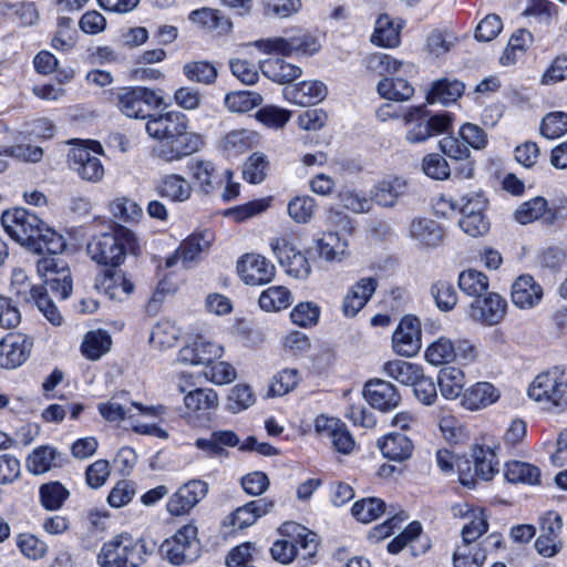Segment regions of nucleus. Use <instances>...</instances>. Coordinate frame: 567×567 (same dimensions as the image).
I'll return each instance as SVG.
<instances>
[{
	"label": "nucleus",
	"mask_w": 567,
	"mask_h": 567,
	"mask_svg": "<svg viewBox=\"0 0 567 567\" xmlns=\"http://www.w3.org/2000/svg\"><path fill=\"white\" fill-rule=\"evenodd\" d=\"M437 384L441 394L449 400L456 399L465 385V377L461 369L446 367L440 370Z\"/></svg>",
	"instance_id": "79ce46f5"
},
{
	"label": "nucleus",
	"mask_w": 567,
	"mask_h": 567,
	"mask_svg": "<svg viewBox=\"0 0 567 567\" xmlns=\"http://www.w3.org/2000/svg\"><path fill=\"white\" fill-rule=\"evenodd\" d=\"M178 390L185 393L184 406L188 417L207 419L219 405L218 395L213 389L198 388L186 392V388L179 382Z\"/></svg>",
	"instance_id": "6ab92c4d"
},
{
	"label": "nucleus",
	"mask_w": 567,
	"mask_h": 567,
	"mask_svg": "<svg viewBox=\"0 0 567 567\" xmlns=\"http://www.w3.org/2000/svg\"><path fill=\"white\" fill-rule=\"evenodd\" d=\"M61 453L52 446H41L35 449L27 460V468L40 475L47 473L53 467L61 465Z\"/></svg>",
	"instance_id": "a19ab883"
},
{
	"label": "nucleus",
	"mask_w": 567,
	"mask_h": 567,
	"mask_svg": "<svg viewBox=\"0 0 567 567\" xmlns=\"http://www.w3.org/2000/svg\"><path fill=\"white\" fill-rule=\"evenodd\" d=\"M563 528V518L556 512H547L539 518L540 534L535 542L537 553L544 557H554L563 549L559 534Z\"/></svg>",
	"instance_id": "f8f14e48"
},
{
	"label": "nucleus",
	"mask_w": 567,
	"mask_h": 567,
	"mask_svg": "<svg viewBox=\"0 0 567 567\" xmlns=\"http://www.w3.org/2000/svg\"><path fill=\"white\" fill-rule=\"evenodd\" d=\"M271 249L286 272L296 279H306L311 272L307 257L284 238L271 240Z\"/></svg>",
	"instance_id": "ddd939ff"
},
{
	"label": "nucleus",
	"mask_w": 567,
	"mask_h": 567,
	"mask_svg": "<svg viewBox=\"0 0 567 567\" xmlns=\"http://www.w3.org/2000/svg\"><path fill=\"white\" fill-rule=\"evenodd\" d=\"M145 130L157 141L154 157L173 163L198 152L203 146L200 135L188 131V121L182 112H166L148 116Z\"/></svg>",
	"instance_id": "f257e3e1"
},
{
	"label": "nucleus",
	"mask_w": 567,
	"mask_h": 567,
	"mask_svg": "<svg viewBox=\"0 0 567 567\" xmlns=\"http://www.w3.org/2000/svg\"><path fill=\"white\" fill-rule=\"evenodd\" d=\"M269 161L262 153H252L244 164V178L251 184H260L267 177Z\"/></svg>",
	"instance_id": "4d7b16f0"
},
{
	"label": "nucleus",
	"mask_w": 567,
	"mask_h": 567,
	"mask_svg": "<svg viewBox=\"0 0 567 567\" xmlns=\"http://www.w3.org/2000/svg\"><path fill=\"white\" fill-rule=\"evenodd\" d=\"M53 256L38 260V274L53 292L58 293L60 298L66 299L72 292L71 272L63 259Z\"/></svg>",
	"instance_id": "9d476101"
},
{
	"label": "nucleus",
	"mask_w": 567,
	"mask_h": 567,
	"mask_svg": "<svg viewBox=\"0 0 567 567\" xmlns=\"http://www.w3.org/2000/svg\"><path fill=\"white\" fill-rule=\"evenodd\" d=\"M377 279L372 277L361 278L346 295L342 302V311L346 317H354L370 300L377 289Z\"/></svg>",
	"instance_id": "c85d7f7f"
},
{
	"label": "nucleus",
	"mask_w": 567,
	"mask_h": 567,
	"mask_svg": "<svg viewBox=\"0 0 567 567\" xmlns=\"http://www.w3.org/2000/svg\"><path fill=\"white\" fill-rule=\"evenodd\" d=\"M279 533L282 536L292 538L296 544V549L298 547L301 549L302 560H309L317 555L319 545L318 536L302 525L295 522H287L279 527Z\"/></svg>",
	"instance_id": "c756f323"
},
{
	"label": "nucleus",
	"mask_w": 567,
	"mask_h": 567,
	"mask_svg": "<svg viewBox=\"0 0 567 567\" xmlns=\"http://www.w3.org/2000/svg\"><path fill=\"white\" fill-rule=\"evenodd\" d=\"M406 131L405 140L409 143H422L432 136L431 124L427 121V111L424 106L411 107L404 115Z\"/></svg>",
	"instance_id": "473e14b6"
},
{
	"label": "nucleus",
	"mask_w": 567,
	"mask_h": 567,
	"mask_svg": "<svg viewBox=\"0 0 567 567\" xmlns=\"http://www.w3.org/2000/svg\"><path fill=\"white\" fill-rule=\"evenodd\" d=\"M567 132V113L553 112L547 114L540 125V133L546 138H558Z\"/></svg>",
	"instance_id": "774afa93"
},
{
	"label": "nucleus",
	"mask_w": 567,
	"mask_h": 567,
	"mask_svg": "<svg viewBox=\"0 0 567 567\" xmlns=\"http://www.w3.org/2000/svg\"><path fill=\"white\" fill-rule=\"evenodd\" d=\"M91 147L84 144L74 145L68 154L69 167L82 179L97 183L104 176V167L99 157L103 148L99 142H90Z\"/></svg>",
	"instance_id": "1a4fd4ad"
},
{
	"label": "nucleus",
	"mask_w": 567,
	"mask_h": 567,
	"mask_svg": "<svg viewBox=\"0 0 567 567\" xmlns=\"http://www.w3.org/2000/svg\"><path fill=\"white\" fill-rule=\"evenodd\" d=\"M528 395L548 409L567 411V369L556 365L539 373L530 383Z\"/></svg>",
	"instance_id": "20e7f679"
},
{
	"label": "nucleus",
	"mask_w": 567,
	"mask_h": 567,
	"mask_svg": "<svg viewBox=\"0 0 567 567\" xmlns=\"http://www.w3.org/2000/svg\"><path fill=\"white\" fill-rule=\"evenodd\" d=\"M300 380V372L297 369H284L274 375L268 394L282 396L292 391Z\"/></svg>",
	"instance_id": "bf43d9fd"
},
{
	"label": "nucleus",
	"mask_w": 567,
	"mask_h": 567,
	"mask_svg": "<svg viewBox=\"0 0 567 567\" xmlns=\"http://www.w3.org/2000/svg\"><path fill=\"white\" fill-rule=\"evenodd\" d=\"M186 168L205 194L214 193L224 184L221 174H218L216 165L212 161L193 158L188 161Z\"/></svg>",
	"instance_id": "a878e982"
},
{
	"label": "nucleus",
	"mask_w": 567,
	"mask_h": 567,
	"mask_svg": "<svg viewBox=\"0 0 567 567\" xmlns=\"http://www.w3.org/2000/svg\"><path fill=\"white\" fill-rule=\"evenodd\" d=\"M543 295L542 286L529 275L519 276L512 285V301L520 309L534 308L540 302Z\"/></svg>",
	"instance_id": "cd10ccee"
},
{
	"label": "nucleus",
	"mask_w": 567,
	"mask_h": 567,
	"mask_svg": "<svg viewBox=\"0 0 567 567\" xmlns=\"http://www.w3.org/2000/svg\"><path fill=\"white\" fill-rule=\"evenodd\" d=\"M40 503L48 511L60 509L70 496L69 489L58 481L42 484L39 488Z\"/></svg>",
	"instance_id": "49530a36"
},
{
	"label": "nucleus",
	"mask_w": 567,
	"mask_h": 567,
	"mask_svg": "<svg viewBox=\"0 0 567 567\" xmlns=\"http://www.w3.org/2000/svg\"><path fill=\"white\" fill-rule=\"evenodd\" d=\"M155 193L172 203H185L193 193V186L188 179L179 174H166L155 184Z\"/></svg>",
	"instance_id": "bb28decb"
},
{
	"label": "nucleus",
	"mask_w": 567,
	"mask_h": 567,
	"mask_svg": "<svg viewBox=\"0 0 567 567\" xmlns=\"http://www.w3.org/2000/svg\"><path fill=\"white\" fill-rule=\"evenodd\" d=\"M495 457L493 450L484 449L483 446L475 447L473 452L474 475L470 473V463L467 461L458 463L460 482L464 486H471L474 484V476L481 477L485 481L491 480L498 471Z\"/></svg>",
	"instance_id": "a211bd4d"
},
{
	"label": "nucleus",
	"mask_w": 567,
	"mask_h": 567,
	"mask_svg": "<svg viewBox=\"0 0 567 567\" xmlns=\"http://www.w3.org/2000/svg\"><path fill=\"white\" fill-rule=\"evenodd\" d=\"M328 90L323 82L301 81L282 90L285 100L299 106L315 105L323 101Z\"/></svg>",
	"instance_id": "5701e85b"
},
{
	"label": "nucleus",
	"mask_w": 567,
	"mask_h": 567,
	"mask_svg": "<svg viewBox=\"0 0 567 567\" xmlns=\"http://www.w3.org/2000/svg\"><path fill=\"white\" fill-rule=\"evenodd\" d=\"M431 293L437 308L442 311L452 310L457 302V295L454 286L445 280H439L431 287Z\"/></svg>",
	"instance_id": "e2e57ef3"
},
{
	"label": "nucleus",
	"mask_w": 567,
	"mask_h": 567,
	"mask_svg": "<svg viewBox=\"0 0 567 567\" xmlns=\"http://www.w3.org/2000/svg\"><path fill=\"white\" fill-rule=\"evenodd\" d=\"M488 522L483 512L472 513L471 520L466 523L461 532L462 544L480 545L477 539L487 532Z\"/></svg>",
	"instance_id": "0e129e2a"
},
{
	"label": "nucleus",
	"mask_w": 567,
	"mask_h": 567,
	"mask_svg": "<svg viewBox=\"0 0 567 567\" xmlns=\"http://www.w3.org/2000/svg\"><path fill=\"white\" fill-rule=\"evenodd\" d=\"M256 142V133L249 130H235L223 140V147L230 155L247 152Z\"/></svg>",
	"instance_id": "864d4df0"
},
{
	"label": "nucleus",
	"mask_w": 567,
	"mask_h": 567,
	"mask_svg": "<svg viewBox=\"0 0 567 567\" xmlns=\"http://www.w3.org/2000/svg\"><path fill=\"white\" fill-rule=\"evenodd\" d=\"M421 322L414 316H405L393 333L394 351L402 357H413L421 350Z\"/></svg>",
	"instance_id": "2eb2a0df"
},
{
	"label": "nucleus",
	"mask_w": 567,
	"mask_h": 567,
	"mask_svg": "<svg viewBox=\"0 0 567 567\" xmlns=\"http://www.w3.org/2000/svg\"><path fill=\"white\" fill-rule=\"evenodd\" d=\"M255 45L264 53H277L287 56L293 54L312 55L321 48L317 38L307 32H298L287 34L285 37L258 40L255 42Z\"/></svg>",
	"instance_id": "6e6552de"
},
{
	"label": "nucleus",
	"mask_w": 567,
	"mask_h": 567,
	"mask_svg": "<svg viewBox=\"0 0 567 567\" xmlns=\"http://www.w3.org/2000/svg\"><path fill=\"white\" fill-rule=\"evenodd\" d=\"M499 398L498 390L489 382H477L464 391L462 405L467 410H478L494 403Z\"/></svg>",
	"instance_id": "f704fd0d"
},
{
	"label": "nucleus",
	"mask_w": 567,
	"mask_h": 567,
	"mask_svg": "<svg viewBox=\"0 0 567 567\" xmlns=\"http://www.w3.org/2000/svg\"><path fill=\"white\" fill-rule=\"evenodd\" d=\"M260 69L266 78L279 84L291 83L302 73L298 65L286 62L280 58H270L262 61Z\"/></svg>",
	"instance_id": "c9c22d12"
},
{
	"label": "nucleus",
	"mask_w": 567,
	"mask_h": 567,
	"mask_svg": "<svg viewBox=\"0 0 567 567\" xmlns=\"http://www.w3.org/2000/svg\"><path fill=\"white\" fill-rule=\"evenodd\" d=\"M486 559V548L461 544L453 554L454 567H481Z\"/></svg>",
	"instance_id": "3c124183"
},
{
	"label": "nucleus",
	"mask_w": 567,
	"mask_h": 567,
	"mask_svg": "<svg viewBox=\"0 0 567 567\" xmlns=\"http://www.w3.org/2000/svg\"><path fill=\"white\" fill-rule=\"evenodd\" d=\"M237 270L243 281L251 286L266 285L276 275L275 265L266 257L257 254H246L238 261Z\"/></svg>",
	"instance_id": "dca6fc26"
},
{
	"label": "nucleus",
	"mask_w": 567,
	"mask_h": 567,
	"mask_svg": "<svg viewBox=\"0 0 567 567\" xmlns=\"http://www.w3.org/2000/svg\"><path fill=\"white\" fill-rule=\"evenodd\" d=\"M189 20L203 29L227 33L231 30V22L225 13L218 9L202 8L189 13Z\"/></svg>",
	"instance_id": "4c0bfd02"
},
{
	"label": "nucleus",
	"mask_w": 567,
	"mask_h": 567,
	"mask_svg": "<svg viewBox=\"0 0 567 567\" xmlns=\"http://www.w3.org/2000/svg\"><path fill=\"white\" fill-rule=\"evenodd\" d=\"M464 84L457 80H439L433 83L432 89L426 94V101L430 104L441 103L449 105L456 102L464 92Z\"/></svg>",
	"instance_id": "58836bf2"
},
{
	"label": "nucleus",
	"mask_w": 567,
	"mask_h": 567,
	"mask_svg": "<svg viewBox=\"0 0 567 567\" xmlns=\"http://www.w3.org/2000/svg\"><path fill=\"white\" fill-rule=\"evenodd\" d=\"M425 358L433 365L449 363L456 358L455 346L450 339L440 338L427 347Z\"/></svg>",
	"instance_id": "052dcab7"
},
{
	"label": "nucleus",
	"mask_w": 567,
	"mask_h": 567,
	"mask_svg": "<svg viewBox=\"0 0 567 567\" xmlns=\"http://www.w3.org/2000/svg\"><path fill=\"white\" fill-rule=\"evenodd\" d=\"M544 217L546 223L553 224L557 219L555 210L548 208L547 200L536 196L522 203L513 213V218L520 225H527Z\"/></svg>",
	"instance_id": "7c9ffc66"
},
{
	"label": "nucleus",
	"mask_w": 567,
	"mask_h": 567,
	"mask_svg": "<svg viewBox=\"0 0 567 567\" xmlns=\"http://www.w3.org/2000/svg\"><path fill=\"white\" fill-rule=\"evenodd\" d=\"M184 75L192 82L213 84L217 79V69L208 61H192L183 66Z\"/></svg>",
	"instance_id": "5fc2aeb1"
},
{
	"label": "nucleus",
	"mask_w": 567,
	"mask_h": 567,
	"mask_svg": "<svg viewBox=\"0 0 567 567\" xmlns=\"http://www.w3.org/2000/svg\"><path fill=\"white\" fill-rule=\"evenodd\" d=\"M225 105L234 113H246L262 103V96L255 91H234L225 96Z\"/></svg>",
	"instance_id": "8fccbe9b"
},
{
	"label": "nucleus",
	"mask_w": 567,
	"mask_h": 567,
	"mask_svg": "<svg viewBox=\"0 0 567 567\" xmlns=\"http://www.w3.org/2000/svg\"><path fill=\"white\" fill-rule=\"evenodd\" d=\"M159 551L172 565L193 563L199 555L197 527L194 524L184 525L163 542Z\"/></svg>",
	"instance_id": "0eeeda50"
},
{
	"label": "nucleus",
	"mask_w": 567,
	"mask_h": 567,
	"mask_svg": "<svg viewBox=\"0 0 567 567\" xmlns=\"http://www.w3.org/2000/svg\"><path fill=\"white\" fill-rule=\"evenodd\" d=\"M402 25L394 23L389 16L379 17L371 41L380 47L394 48L400 43Z\"/></svg>",
	"instance_id": "37998d69"
},
{
	"label": "nucleus",
	"mask_w": 567,
	"mask_h": 567,
	"mask_svg": "<svg viewBox=\"0 0 567 567\" xmlns=\"http://www.w3.org/2000/svg\"><path fill=\"white\" fill-rule=\"evenodd\" d=\"M409 236L419 247L434 248L443 241L444 231L434 219L415 217L410 223Z\"/></svg>",
	"instance_id": "393cba45"
},
{
	"label": "nucleus",
	"mask_w": 567,
	"mask_h": 567,
	"mask_svg": "<svg viewBox=\"0 0 567 567\" xmlns=\"http://www.w3.org/2000/svg\"><path fill=\"white\" fill-rule=\"evenodd\" d=\"M258 301L262 310L279 311L291 305L292 297L288 288L272 286L261 292Z\"/></svg>",
	"instance_id": "09e8293b"
},
{
	"label": "nucleus",
	"mask_w": 567,
	"mask_h": 567,
	"mask_svg": "<svg viewBox=\"0 0 567 567\" xmlns=\"http://www.w3.org/2000/svg\"><path fill=\"white\" fill-rule=\"evenodd\" d=\"M164 104L161 90L144 86L124 87L116 93V106L122 114L132 118H148L152 109Z\"/></svg>",
	"instance_id": "423d86ee"
},
{
	"label": "nucleus",
	"mask_w": 567,
	"mask_h": 567,
	"mask_svg": "<svg viewBox=\"0 0 567 567\" xmlns=\"http://www.w3.org/2000/svg\"><path fill=\"white\" fill-rule=\"evenodd\" d=\"M377 92L385 100L404 102L410 100L414 94V87L408 80L396 76L382 79L377 85Z\"/></svg>",
	"instance_id": "ea45409f"
},
{
	"label": "nucleus",
	"mask_w": 567,
	"mask_h": 567,
	"mask_svg": "<svg viewBox=\"0 0 567 567\" xmlns=\"http://www.w3.org/2000/svg\"><path fill=\"white\" fill-rule=\"evenodd\" d=\"M32 340L22 333L7 334L0 341V367L14 369L23 364L30 355Z\"/></svg>",
	"instance_id": "aec40b11"
},
{
	"label": "nucleus",
	"mask_w": 567,
	"mask_h": 567,
	"mask_svg": "<svg viewBox=\"0 0 567 567\" xmlns=\"http://www.w3.org/2000/svg\"><path fill=\"white\" fill-rule=\"evenodd\" d=\"M409 189V182L401 176H388L378 182L372 192V199L381 207L392 208L400 198L406 195Z\"/></svg>",
	"instance_id": "b1692460"
},
{
	"label": "nucleus",
	"mask_w": 567,
	"mask_h": 567,
	"mask_svg": "<svg viewBox=\"0 0 567 567\" xmlns=\"http://www.w3.org/2000/svg\"><path fill=\"white\" fill-rule=\"evenodd\" d=\"M1 224L12 239L35 254L58 255L66 246L62 235L45 226L35 214L25 208L4 212Z\"/></svg>",
	"instance_id": "f03ea898"
},
{
	"label": "nucleus",
	"mask_w": 567,
	"mask_h": 567,
	"mask_svg": "<svg viewBox=\"0 0 567 567\" xmlns=\"http://www.w3.org/2000/svg\"><path fill=\"white\" fill-rule=\"evenodd\" d=\"M352 515L362 523H371L385 512V503L378 497L357 501L352 506Z\"/></svg>",
	"instance_id": "603ef678"
},
{
	"label": "nucleus",
	"mask_w": 567,
	"mask_h": 567,
	"mask_svg": "<svg viewBox=\"0 0 567 567\" xmlns=\"http://www.w3.org/2000/svg\"><path fill=\"white\" fill-rule=\"evenodd\" d=\"M458 288L467 296L477 299L485 292L489 287L488 278L482 271L475 269H467L458 276Z\"/></svg>",
	"instance_id": "de8ad7c7"
},
{
	"label": "nucleus",
	"mask_w": 567,
	"mask_h": 567,
	"mask_svg": "<svg viewBox=\"0 0 567 567\" xmlns=\"http://www.w3.org/2000/svg\"><path fill=\"white\" fill-rule=\"evenodd\" d=\"M45 287L34 286L30 282L23 269H14L11 278L12 292L25 302H32Z\"/></svg>",
	"instance_id": "6e6d98bb"
},
{
	"label": "nucleus",
	"mask_w": 567,
	"mask_h": 567,
	"mask_svg": "<svg viewBox=\"0 0 567 567\" xmlns=\"http://www.w3.org/2000/svg\"><path fill=\"white\" fill-rule=\"evenodd\" d=\"M486 199L480 192H468L456 198L452 207L457 208L462 216L485 214Z\"/></svg>",
	"instance_id": "680f3d73"
},
{
	"label": "nucleus",
	"mask_w": 567,
	"mask_h": 567,
	"mask_svg": "<svg viewBox=\"0 0 567 567\" xmlns=\"http://www.w3.org/2000/svg\"><path fill=\"white\" fill-rule=\"evenodd\" d=\"M504 477L509 483L539 484L540 470L529 463L511 461L505 464Z\"/></svg>",
	"instance_id": "c03bdc74"
},
{
	"label": "nucleus",
	"mask_w": 567,
	"mask_h": 567,
	"mask_svg": "<svg viewBox=\"0 0 567 567\" xmlns=\"http://www.w3.org/2000/svg\"><path fill=\"white\" fill-rule=\"evenodd\" d=\"M363 395L372 408L383 412L395 409L401 401L398 389L381 379L368 381L363 389Z\"/></svg>",
	"instance_id": "412c9836"
},
{
	"label": "nucleus",
	"mask_w": 567,
	"mask_h": 567,
	"mask_svg": "<svg viewBox=\"0 0 567 567\" xmlns=\"http://www.w3.org/2000/svg\"><path fill=\"white\" fill-rule=\"evenodd\" d=\"M339 197L342 206L354 214H365L372 209V197L369 198L355 189H344Z\"/></svg>",
	"instance_id": "338daca9"
},
{
	"label": "nucleus",
	"mask_w": 567,
	"mask_h": 567,
	"mask_svg": "<svg viewBox=\"0 0 567 567\" xmlns=\"http://www.w3.org/2000/svg\"><path fill=\"white\" fill-rule=\"evenodd\" d=\"M140 249L135 235L126 227L116 225L110 231L94 236L87 244L89 256L95 262L117 267L127 252L136 255Z\"/></svg>",
	"instance_id": "7ed1b4c3"
},
{
	"label": "nucleus",
	"mask_w": 567,
	"mask_h": 567,
	"mask_svg": "<svg viewBox=\"0 0 567 567\" xmlns=\"http://www.w3.org/2000/svg\"><path fill=\"white\" fill-rule=\"evenodd\" d=\"M507 301L495 292H485L468 307V317L485 326L498 324L505 317Z\"/></svg>",
	"instance_id": "9b49d317"
},
{
	"label": "nucleus",
	"mask_w": 567,
	"mask_h": 567,
	"mask_svg": "<svg viewBox=\"0 0 567 567\" xmlns=\"http://www.w3.org/2000/svg\"><path fill=\"white\" fill-rule=\"evenodd\" d=\"M111 344L112 339L106 331H90L85 334L82 341L81 351L86 359L99 360L102 355L110 351Z\"/></svg>",
	"instance_id": "a18cd8bd"
},
{
	"label": "nucleus",
	"mask_w": 567,
	"mask_h": 567,
	"mask_svg": "<svg viewBox=\"0 0 567 567\" xmlns=\"http://www.w3.org/2000/svg\"><path fill=\"white\" fill-rule=\"evenodd\" d=\"M145 544L128 534H120L106 542L97 554L101 567H140L145 558Z\"/></svg>",
	"instance_id": "39448f33"
},
{
	"label": "nucleus",
	"mask_w": 567,
	"mask_h": 567,
	"mask_svg": "<svg viewBox=\"0 0 567 567\" xmlns=\"http://www.w3.org/2000/svg\"><path fill=\"white\" fill-rule=\"evenodd\" d=\"M348 239L338 233L329 231L317 240V250L320 258L329 262H340L348 256Z\"/></svg>",
	"instance_id": "e433bc0d"
},
{
	"label": "nucleus",
	"mask_w": 567,
	"mask_h": 567,
	"mask_svg": "<svg viewBox=\"0 0 567 567\" xmlns=\"http://www.w3.org/2000/svg\"><path fill=\"white\" fill-rule=\"evenodd\" d=\"M223 352L224 349L220 344L198 337L193 343L179 350L177 360L190 365H209L214 360L220 358Z\"/></svg>",
	"instance_id": "4be33fe9"
},
{
	"label": "nucleus",
	"mask_w": 567,
	"mask_h": 567,
	"mask_svg": "<svg viewBox=\"0 0 567 567\" xmlns=\"http://www.w3.org/2000/svg\"><path fill=\"white\" fill-rule=\"evenodd\" d=\"M384 372L404 385H412L421 373V369L413 363L394 360L384 364Z\"/></svg>",
	"instance_id": "13d9d810"
},
{
	"label": "nucleus",
	"mask_w": 567,
	"mask_h": 567,
	"mask_svg": "<svg viewBox=\"0 0 567 567\" xmlns=\"http://www.w3.org/2000/svg\"><path fill=\"white\" fill-rule=\"evenodd\" d=\"M290 117V111L276 105H266L256 113V118L270 128L284 127Z\"/></svg>",
	"instance_id": "69168bd1"
},
{
	"label": "nucleus",
	"mask_w": 567,
	"mask_h": 567,
	"mask_svg": "<svg viewBox=\"0 0 567 567\" xmlns=\"http://www.w3.org/2000/svg\"><path fill=\"white\" fill-rule=\"evenodd\" d=\"M214 240V234L212 230L205 229L199 233H194L182 241L176 252L167 258L166 266L172 267L182 261L185 268L196 261L203 252H206L210 244Z\"/></svg>",
	"instance_id": "f3484780"
},
{
	"label": "nucleus",
	"mask_w": 567,
	"mask_h": 567,
	"mask_svg": "<svg viewBox=\"0 0 567 567\" xmlns=\"http://www.w3.org/2000/svg\"><path fill=\"white\" fill-rule=\"evenodd\" d=\"M208 484L202 480H190L182 485L168 499L167 511L175 516L189 513L208 493Z\"/></svg>",
	"instance_id": "4468645a"
},
{
	"label": "nucleus",
	"mask_w": 567,
	"mask_h": 567,
	"mask_svg": "<svg viewBox=\"0 0 567 567\" xmlns=\"http://www.w3.org/2000/svg\"><path fill=\"white\" fill-rule=\"evenodd\" d=\"M378 447L384 457L403 462L412 456L414 445L410 437L402 433H390L378 441Z\"/></svg>",
	"instance_id": "2f4dec72"
},
{
	"label": "nucleus",
	"mask_w": 567,
	"mask_h": 567,
	"mask_svg": "<svg viewBox=\"0 0 567 567\" xmlns=\"http://www.w3.org/2000/svg\"><path fill=\"white\" fill-rule=\"evenodd\" d=\"M100 289L113 300H123L133 290V285L127 280L122 271L105 270L96 280Z\"/></svg>",
	"instance_id": "72a5a7b5"
}]
</instances>
